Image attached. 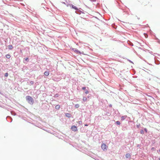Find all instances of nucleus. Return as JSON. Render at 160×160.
I'll return each instance as SVG.
<instances>
[{"label": "nucleus", "instance_id": "obj_29", "mask_svg": "<svg viewBox=\"0 0 160 160\" xmlns=\"http://www.w3.org/2000/svg\"><path fill=\"white\" fill-rule=\"evenodd\" d=\"M127 60H128V61H129L130 62H131V63H132L133 64V62H132L130 60H129V59H127Z\"/></svg>", "mask_w": 160, "mask_h": 160}, {"label": "nucleus", "instance_id": "obj_33", "mask_svg": "<svg viewBox=\"0 0 160 160\" xmlns=\"http://www.w3.org/2000/svg\"><path fill=\"white\" fill-rule=\"evenodd\" d=\"M112 105L111 104H110L109 105V107H112Z\"/></svg>", "mask_w": 160, "mask_h": 160}, {"label": "nucleus", "instance_id": "obj_6", "mask_svg": "<svg viewBox=\"0 0 160 160\" xmlns=\"http://www.w3.org/2000/svg\"><path fill=\"white\" fill-rule=\"evenodd\" d=\"M65 116L66 117L68 118H70L72 116L71 114L69 113H66L65 114Z\"/></svg>", "mask_w": 160, "mask_h": 160}, {"label": "nucleus", "instance_id": "obj_30", "mask_svg": "<svg viewBox=\"0 0 160 160\" xmlns=\"http://www.w3.org/2000/svg\"><path fill=\"white\" fill-rule=\"evenodd\" d=\"M72 4H68L67 5V7H68V6H70V5H72Z\"/></svg>", "mask_w": 160, "mask_h": 160}, {"label": "nucleus", "instance_id": "obj_4", "mask_svg": "<svg viewBox=\"0 0 160 160\" xmlns=\"http://www.w3.org/2000/svg\"><path fill=\"white\" fill-rule=\"evenodd\" d=\"M52 79L54 81L58 82L59 81L61 80V78H60L55 77L53 78Z\"/></svg>", "mask_w": 160, "mask_h": 160}, {"label": "nucleus", "instance_id": "obj_19", "mask_svg": "<svg viewBox=\"0 0 160 160\" xmlns=\"http://www.w3.org/2000/svg\"><path fill=\"white\" fill-rule=\"evenodd\" d=\"M75 107L76 108H78L79 107V104H77L75 105Z\"/></svg>", "mask_w": 160, "mask_h": 160}, {"label": "nucleus", "instance_id": "obj_36", "mask_svg": "<svg viewBox=\"0 0 160 160\" xmlns=\"http://www.w3.org/2000/svg\"><path fill=\"white\" fill-rule=\"evenodd\" d=\"M96 0H93V1L95 2L96 1Z\"/></svg>", "mask_w": 160, "mask_h": 160}, {"label": "nucleus", "instance_id": "obj_9", "mask_svg": "<svg viewBox=\"0 0 160 160\" xmlns=\"http://www.w3.org/2000/svg\"><path fill=\"white\" fill-rule=\"evenodd\" d=\"M73 49L74 50V51L75 52H77V53H79L80 54L81 53L76 48H74Z\"/></svg>", "mask_w": 160, "mask_h": 160}, {"label": "nucleus", "instance_id": "obj_22", "mask_svg": "<svg viewBox=\"0 0 160 160\" xmlns=\"http://www.w3.org/2000/svg\"><path fill=\"white\" fill-rule=\"evenodd\" d=\"M84 93L86 94H88L89 93V91H88V90H86H86H85Z\"/></svg>", "mask_w": 160, "mask_h": 160}, {"label": "nucleus", "instance_id": "obj_18", "mask_svg": "<svg viewBox=\"0 0 160 160\" xmlns=\"http://www.w3.org/2000/svg\"><path fill=\"white\" fill-rule=\"evenodd\" d=\"M5 57H6L7 58H10V57H11V56L9 54H7L6 55V56H5Z\"/></svg>", "mask_w": 160, "mask_h": 160}, {"label": "nucleus", "instance_id": "obj_12", "mask_svg": "<svg viewBox=\"0 0 160 160\" xmlns=\"http://www.w3.org/2000/svg\"><path fill=\"white\" fill-rule=\"evenodd\" d=\"M13 48L12 46L11 45H10L8 46V49L9 50H12Z\"/></svg>", "mask_w": 160, "mask_h": 160}, {"label": "nucleus", "instance_id": "obj_13", "mask_svg": "<svg viewBox=\"0 0 160 160\" xmlns=\"http://www.w3.org/2000/svg\"><path fill=\"white\" fill-rule=\"evenodd\" d=\"M55 108L56 109L58 110L59 109V108H60V106L59 105H56L55 106Z\"/></svg>", "mask_w": 160, "mask_h": 160}, {"label": "nucleus", "instance_id": "obj_27", "mask_svg": "<svg viewBox=\"0 0 160 160\" xmlns=\"http://www.w3.org/2000/svg\"><path fill=\"white\" fill-rule=\"evenodd\" d=\"M144 131H145L146 133H147V129L146 128H144Z\"/></svg>", "mask_w": 160, "mask_h": 160}, {"label": "nucleus", "instance_id": "obj_11", "mask_svg": "<svg viewBox=\"0 0 160 160\" xmlns=\"http://www.w3.org/2000/svg\"><path fill=\"white\" fill-rule=\"evenodd\" d=\"M126 157L127 158H130V155L129 153H127L126 155Z\"/></svg>", "mask_w": 160, "mask_h": 160}, {"label": "nucleus", "instance_id": "obj_16", "mask_svg": "<svg viewBox=\"0 0 160 160\" xmlns=\"http://www.w3.org/2000/svg\"><path fill=\"white\" fill-rule=\"evenodd\" d=\"M128 44L131 46H133V44L129 41H128Z\"/></svg>", "mask_w": 160, "mask_h": 160}, {"label": "nucleus", "instance_id": "obj_14", "mask_svg": "<svg viewBox=\"0 0 160 160\" xmlns=\"http://www.w3.org/2000/svg\"><path fill=\"white\" fill-rule=\"evenodd\" d=\"M126 117L127 116H122L121 118V120L122 121L124 120Z\"/></svg>", "mask_w": 160, "mask_h": 160}, {"label": "nucleus", "instance_id": "obj_5", "mask_svg": "<svg viewBox=\"0 0 160 160\" xmlns=\"http://www.w3.org/2000/svg\"><path fill=\"white\" fill-rule=\"evenodd\" d=\"M70 7H71L72 8L74 9L75 10H78V8L75 6H74L72 4L70 5Z\"/></svg>", "mask_w": 160, "mask_h": 160}, {"label": "nucleus", "instance_id": "obj_26", "mask_svg": "<svg viewBox=\"0 0 160 160\" xmlns=\"http://www.w3.org/2000/svg\"><path fill=\"white\" fill-rule=\"evenodd\" d=\"M86 87H83L82 88V89L83 90H86Z\"/></svg>", "mask_w": 160, "mask_h": 160}, {"label": "nucleus", "instance_id": "obj_37", "mask_svg": "<svg viewBox=\"0 0 160 160\" xmlns=\"http://www.w3.org/2000/svg\"><path fill=\"white\" fill-rule=\"evenodd\" d=\"M85 126H88V125L87 124H85Z\"/></svg>", "mask_w": 160, "mask_h": 160}, {"label": "nucleus", "instance_id": "obj_8", "mask_svg": "<svg viewBox=\"0 0 160 160\" xmlns=\"http://www.w3.org/2000/svg\"><path fill=\"white\" fill-rule=\"evenodd\" d=\"M76 10L77 11H75V12L77 14H80L82 12L81 11L78 10H78Z\"/></svg>", "mask_w": 160, "mask_h": 160}, {"label": "nucleus", "instance_id": "obj_10", "mask_svg": "<svg viewBox=\"0 0 160 160\" xmlns=\"http://www.w3.org/2000/svg\"><path fill=\"white\" fill-rule=\"evenodd\" d=\"M49 74V72H48V71H45L44 72V75L45 76H48Z\"/></svg>", "mask_w": 160, "mask_h": 160}, {"label": "nucleus", "instance_id": "obj_23", "mask_svg": "<svg viewBox=\"0 0 160 160\" xmlns=\"http://www.w3.org/2000/svg\"><path fill=\"white\" fill-rule=\"evenodd\" d=\"M8 73L7 72L5 73L4 76L6 77H7L8 76Z\"/></svg>", "mask_w": 160, "mask_h": 160}, {"label": "nucleus", "instance_id": "obj_31", "mask_svg": "<svg viewBox=\"0 0 160 160\" xmlns=\"http://www.w3.org/2000/svg\"><path fill=\"white\" fill-rule=\"evenodd\" d=\"M78 123H79V124H81L82 123V122L81 121H79Z\"/></svg>", "mask_w": 160, "mask_h": 160}, {"label": "nucleus", "instance_id": "obj_24", "mask_svg": "<svg viewBox=\"0 0 160 160\" xmlns=\"http://www.w3.org/2000/svg\"><path fill=\"white\" fill-rule=\"evenodd\" d=\"M144 35L146 38H147L148 37V35L147 34H146L145 33H144Z\"/></svg>", "mask_w": 160, "mask_h": 160}, {"label": "nucleus", "instance_id": "obj_20", "mask_svg": "<svg viewBox=\"0 0 160 160\" xmlns=\"http://www.w3.org/2000/svg\"><path fill=\"white\" fill-rule=\"evenodd\" d=\"M11 113L12 115H13L14 116H15L16 115V113L14 111H11Z\"/></svg>", "mask_w": 160, "mask_h": 160}, {"label": "nucleus", "instance_id": "obj_17", "mask_svg": "<svg viewBox=\"0 0 160 160\" xmlns=\"http://www.w3.org/2000/svg\"><path fill=\"white\" fill-rule=\"evenodd\" d=\"M7 118H8H8H9L10 119H11V121H9L10 122H12V118L10 117L9 116L7 117L6 118V119H7ZM8 121L9 122V121Z\"/></svg>", "mask_w": 160, "mask_h": 160}, {"label": "nucleus", "instance_id": "obj_3", "mask_svg": "<svg viewBox=\"0 0 160 160\" xmlns=\"http://www.w3.org/2000/svg\"><path fill=\"white\" fill-rule=\"evenodd\" d=\"M71 130L74 132H76L78 131L77 128L76 126H72L71 127Z\"/></svg>", "mask_w": 160, "mask_h": 160}, {"label": "nucleus", "instance_id": "obj_25", "mask_svg": "<svg viewBox=\"0 0 160 160\" xmlns=\"http://www.w3.org/2000/svg\"><path fill=\"white\" fill-rule=\"evenodd\" d=\"M144 133V131L143 130H141V134H143Z\"/></svg>", "mask_w": 160, "mask_h": 160}, {"label": "nucleus", "instance_id": "obj_28", "mask_svg": "<svg viewBox=\"0 0 160 160\" xmlns=\"http://www.w3.org/2000/svg\"><path fill=\"white\" fill-rule=\"evenodd\" d=\"M34 82L32 81L30 82V83L32 85L34 83Z\"/></svg>", "mask_w": 160, "mask_h": 160}, {"label": "nucleus", "instance_id": "obj_21", "mask_svg": "<svg viewBox=\"0 0 160 160\" xmlns=\"http://www.w3.org/2000/svg\"><path fill=\"white\" fill-rule=\"evenodd\" d=\"M116 124L118 125H120V122L119 121H117L116 122Z\"/></svg>", "mask_w": 160, "mask_h": 160}, {"label": "nucleus", "instance_id": "obj_15", "mask_svg": "<svg viewBox=\"0 0 160 160\" xmlns=\"http://www.w3.org/2000/svg\"><path fill=\"white\" fill-rule=\"evenodd\" d=\"M29 61V59L28 58H26L25 61H24L23 62L24 63H26Z\"/></svg>", "mask_w": 160, "mask_h": 160}, {"label": "nucleus", "instance_id": "obj_34", "mask_svg": "<svg viewBox=\"0 0 160 160\" xmlns=\"http://www.w3.org/2000/svg\"><path fill=\"white\" fill-rule=\"evenodd\" d=\"M62 3L64 4H66V3L65 2H62Z\"/></svg>", "mask_w": 160, "mask_h": 160}, {"label": "nucleus", "instance_id": "obj_1", "mask_svg": "<svg viewBox=\"0 0 160 160\" xmlns=\"http://www.w3.org/2000/svg\"><path fill=\"white\" fill-rule=\"evenodd\" d=\"M26 99L28 102L31 105H32L33 104L34 100L31 96H26Z\"/></svg>", "mask_w": 160, "mask_h": 160}, {"label": "nucleus", "instance_id": "obj_7", "mask_svg": "<svg viewBox=\"0 0 160 160\" xmlns=\"http://www.w3.org/2000/svg\"><path fill=\"white\" fill-rule=\"evenodd\" d=\"M82 100L83 102H87L88 101V99L87 98L85 97H83Z\"/></svg>", "mask_w": 160, "mask_h": 160}, {"label": "nucleus", "instance_id": "obj_39", "mask_svg": "<svg viewBox=\"0 0 160 160\" xmlns=\"http://www.w3.org/2000/svg\"><path fill=\"white\" fill-rule=\"evenodd\" d=\"M159 160H160V157H159Z\"/></svg>", "mask_w": 160, "mask_h": 160}, {"label": "nucleus", "instance_id": "obj_2", "mask_svg": "<svg viewBox=\"0 0 160 160\" xmlns=\"http://www.w3.org/2000/svg\"><path fill=\"white\" fill-rule=\"evenodd\" d=\"M101 148L104 151H106L107 150L108 147L104 143H102Z\"/></svg>", "mask_w": 160, "mask_h": 160}, {"label": "nucleus", "instance_id": "obj_40", "mask_svg": "<svg viewBox=\"0 0 160 160\" xmlns=\"http://www.w3.org/2000/svg\"><path fill=\"white\" fill-rule=\"evenodd\" d=\"M140 49H142V48H140Z\"/></svg>", "mask_w": 160, "mask_h": 160}, {"label": "nucleus", "instance_id": "obj_38", "mask_svg": "<svg viewBox=\"0 0 160 160\" xmlns=\"http://www.w3.org/2000/svg\"><path fill=\"white\" fill-rule=\"evenodd\" d=\"M139 145H138V147H139Z\"/></svg>", "mask_w": 160, "mask_h": 160}, {"label": "nucleus", "instance_id": "obj_35", "mask_svg": "<svg viewBox=\"0 0 160 160\" xmlns=\"http://www.w3.org/2000/svg\"><path fill=\"white\" fill-rule=\"evenodd\" d=\"M139 125H138L137 126V127L138 128H139Z\"/></svg>", "mask_w": 160, "mask_h": 160}, {"label": "nucleus", "instance_id": "obj_32", "mask_svg": "<svg viewBox=\"0 0 160 160\" xmlns=\"http://www.w3.org/2000/svg\"><path fill=\"white\" fill-rule=\"evenodd\" d=\"M89 97H90L89 96H88L87 97H86V98H87V99H88V98H89Z\"/></svg>", "mask_w": 160, "mask_h": 160}]
</instances>
